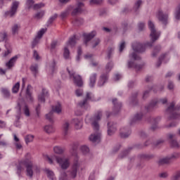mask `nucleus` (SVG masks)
I'll return each instance as SVG.
<instances>
[{
  "mask_svg": "<svg viewBox=\"0 0 180 180\" xmlns=\"http://www.w3.org/2000/svg\"><path fill=\"white\" fill-rule=\"evenodd\" d=\"M79 146V143H78V142H74L70 145V154L73 157H75V160H77V161H78V155H77V150Z\"/></svg>",
  "mask_w": 180,
  "mask_h": 180,
  "instance_id": "4468645a",
  "label": "nucleus"
},
{
  "mask_svg": "<svg viewBox=\"0 0 180 180\" xmlns=\"http://www.w3.org/2000/svg\"><path fill=\"white\" fill-rule=\"evenodd\" d=\"M180 179V171L176 172L172 176V180H178Z\"/></svg>",
  "mask_w": 180,
  "mask_h": 180,
  "instance_id": "603ef678",
  "label": "nucleus"
},
{
  "mask_svg": "<svg viewBox=\"0 0 180 180\" xmlns=\"http://www.w3.org/2000/svg\"><path fill=\"white\" fill-rule=\"evenodd\" d=\"M44 158H45V160H46V161H48V162L49 163V164H54V161L53 160V157H50V156H49V155H45L44 156Z\"/></svg>",
  "mask_w": 180,
  "mask_h": 180,
  "instance_id": "a18cd8bd",
  "label": "nucleus"
},
{
  "mask_svg": "<svg viewBox=\"0 0 180 180\" xmlns=\"http://www.w3.org/2000/svg\"><path fill=\"white\" fill-rule=\"evenodd\" d=\"M99 43H101V39H99V38L95 39L91 42V47H93V49H95V47H96V46H98Z\"/></svg>",
  "mask_w": 180,
  "mask_h": 180,
  "instance_id": "a19ab883",
  "label": "nucleus"
},
{
  "mask_svg": "<svg viewBox=\"0 0 180 180\" xmlns=\"http://www.w3.org/2000/svg\"><path fill=\"white\" fill-rule=\"evenodd\" d=\"M148 28L150 30V39L153 43L156 40H158V37H160V32H157L155 30V25H154V22H153L151 20H149L148 22Z\"/></svg>",
  "mask_w": 180,
  "mask_h": 180,
  "instance_id": "0eeeda50",
  "label": "nucleus"
},
{
  "mask_svg": "<svg viewBox=\"0 0 180 180\" xmlns=\"http://www.w3.org/2000/svg\"><path fill=\"white\" fill-rule=\"evenodd\" d=\"M128 67H129V68H134L136 70H139L140 68H141V65H134V62H128Z\"/></svg>",
  "mask_w": 180,
  "mask_h": 180,
  "instance_id": "ea45409f",
  "label": "nucleus"
},
{
  "mask_svg": "<svg viewBox=\"0 0 180 180\" xmlns=\"http://www.w3.org/2000/svg\"><path fill=\"white\" fill-rule=\"evenodd\" d=\"M75 94L77 96H82L83 94L82 89H77Z\"/></svg>",
  "mask_w": 180,
  "mask_h": 180,
  "instance_id": "69168bd1",
  "label": "nucleus"
},
{
  "mask_svg": "<svg viewBox=\"0 0 180 180\" xmlns=\"http://www.w3.org/2000/svg\"><path fill=\"white\" fill-rule=\"evenodd\" d=\"M169 139H170V146L174 148H178L179 147V144H178V142L176 140H172L174 139V134H169Z\"/></svg>",
  "mask_w": 180,
  "mask_h": 180,
  "instance_id": "2f4dec72",
  "label": "nucleus"
},
{
  "mask_svg": "<svg viewBox=\"0 0 180 180\" xmlns=\"http://www.w3.org/2000/svg\"><path fill=\"white\" fill-rule=\"evenodd\" d=\"M53 153L57 154L58 155H61V154H64L65 151V148L61 146H56L53 148Z\"/></svg>",
  "mask_w": 180,
  "mask_h": 180,
  "instance_id": "a878e982",
  "label": "nucleus"
},
{
  "mask_svg": "<svg viewBox=\"0 0 180 180\" xmlns=\"http://www.w3.org/2000/svg\"><path fill=\"white\" fill-rule=\"evenodd\" d=\"M160 50H161L160 46H157L156 48H155L153 53V57H155V53H158V51H160Z\"/></svg>",
  "mask_w": 180,
  "mask_h": 180,
  "instance_id": "e2e57ef3",
  "label": "nucleus"
},
{
  "mask_svg": "<svg viewBox=\"0 0 180 180\" xmlns=\"http://www.w3.org/2000/svg\"><path fill=\"white\" fill-rule=\"evenodd\" d=\"M33 57L35 58V60H40V56L36 51H34Z\"/></svg>",
  "mask_w": 180,
  "mask_h": 180,
  "instance_id": "0e129e2a",
  "label": "nucleus"
},
{
  "mask_svg": "<svg viewBox=\"0 0 180 180\" xmlns=\"http://www.w3.org/2000/svg\"><path fill=\"white\" fill-rule=\"evenodd\" d=\"M14 146H15L16 150H22V143L20 142H15Z\"/></svg>",
  "mask_w": 180,
  "mask_h": 180,
  "instance_id": "6e6d98bb",
  "label": "nucleus"
},
{
  "mask_svg": "<svg viewBox=\"0 0 180 180\" xmlns=\"http://www.w3.org/2000/svg\"><path fill=\"white\" fill-rule=\"evenodd\" d=\"M112 103L114 105V110L119 112V110H120V108H122V103L117 102V99H113Z\"/></svg>",
  "mask_w": 180,
  "mask_h": 180,
  "instance_id": "473e14b6",
  "label": "nucleus"
},
{
  "mask_svg": "<svg viewBox=\"0 0 180 180\" xmlns=\"http://www.w3.org/2000/svg\"><path fill=\"white\" fill-rule=\"evenodd\" d=\"M156 18L158 19L160 22H161L163 25H167L168 22V13H164L162 10L159 9L156 13Z\"/></svg>",
  "mask_w": 180,
  "mask_h": 180,
  "instance_id": "6e6552de",
  "label": "nucleus"
},
{
  "mask_svg": "<svg viewBox=\"0 0 180 180\" xmlns=\"http://www.w3.org/2000/svg\"><path fill=\"white\" fill-rule=\"evenodd\" d=\"M75 43H77V38L75 37H72L68 41L66 47H65L63 50V58H65V60H71L70 50L68 47H74V46H75Z\"/></svg>",
  "mask_w": 180,
  "mask_h": 180,
  "instance_id": "39448f33",
  "label": "nucleus"
},
{
  "mask_svg": "<svg viewBox=\"0 0 180 180\" xmlns=\"http://www.w3.org/2000/svg\"><path fill=\"white\" fill-rule=\"evenodd\" d=\"M146 25L143 22H141L139 24V30H143V29H144Z\"/></svg>",
  "mask_w": 180,
  "mask_h": 180,
  "instance_id": "774afa93",
  "label": "nucleus"
},
{
  "mask_svg": "<svg viewBox=\"0 0 180 180\" xmlns=\"http://www.w3.org/2000/svg\"><path fill=\"white\" fill-rule=\"evenodd\" d=\"M44 131L47 133V134H51L56 131V129L53 125H46L44 127Z\"/></svg>",
  "mask_w": 180,
  "mask_h": 180,
  "instance_id": "c85d7f7f",
  "label": "nucleus"
},
{
  "mask_svg": "<svg viewBox=\"0 0 180 180\" xmlns=\"http://www.w3.org/2000/svg\"><path fill=\"white\" fill-rule=\"evenodd\" d=\"M34 139V136L33 135H27L25 137V141L26 144H29V143H32Z\"/></svg>",
  "mask_w": 180,
  "mask_h": 180,
  "instance_id": "58836bf2",
  "label": "nucleus"
},
{
  "mask_svg": "<svg viewBox=\"0 0 180 180\" xmlns=\"http://www.w3.org/2000/svg\"><path fill=\"white\" fill-rule=\"evenodd\" d=\"M164 58H165V55H162L160 58L159 60L157 63V67H160V65H161V62L162 61V60H164Z\"/></svg>",
  "mask_w": 180,
  "mask_h": 180,
  "instance_id": "680f3d73",
  "label": "nucleus"
},
{
  "mask_svg": "<svg viewBox=\"0 0 180 180\" xmlns=\"http://www.w3.org/2000/svg\"><path fill=\"white\" fill-rule=\"evenodd\" d=\"M45 174H46L48 178L51 180H57V178H56V175L54 174V172L49 169H45Z\"/></svg>",
  "mask_w": 180,
  "mask_h": 180,
  "instance_id": "c756f323",
  "label": "nucleus"
},
{
  "mask_svg": "<svg viewBox=\"0 0 180 180\" xmlns=\"http://www.w3.org/2000/svg\"><path fill=\"white\" fill-rule=\"evenodd\" d=\"M84 11V3L77 2L76 6L73 8L72 12V15L75 16V15H78V13H81Z\"/></svg>",
  "mask_w": 180,
  "mask_h": 180,
  "instance_id": "2eb2a0df",
  "label": "nucleus"
},
{
  "mask_svg": "<svg viewBox=\"0 0 180 180\" xmlns=\"http://www.w3.org/2000/svg\"><path fill=\"white\" fill-rule=\"evenodd\" d=\"M103 0H91L90 4L91 5H94L95 4H102Z\"/></svg>",
  "mask_w": 180,
  "mask_h": 180,
  "instance_id": "4d7b16f0",
  "label": "nucleus"
},
{
  "mask_svg": "<svg viewBox=\"0 0 180 180\" xmlns=\"http://www.w3.org/2000/svg\"><path fill=\"white\" fill-rule=\"evenodd\" d=\"M101 117H102V112L98 111L94 117H91V116L87 115L86 117L85 122L87 124H91L94 130H95V131H98V130H99V124H98V122L101 120Z\"/></svg>",
  "mask_w": 180,
  "mask_h": 180,
  "instance_id": "20e7f679",
  "label": "nucleus"
},
{
  "mask_svg": "<svg viewBox=\"0 0 180 180\" xmlns=\"http://www.w3.org/2000/svg\"><path fill=\"white\" fill-rule=\"evenodd\" d=\"M44 4L39 3V4H34L33 6V8L34 9H40V8H44Z\"/></svg>",
  "mask_w": 180,
  "mask_h": 180,
  "instance_id": "09e8293b",
  "label": "nucleus"
},
{
  "mask_svg": "<svg viewBox=\"0 0 180 180\" xmlns=\"http://www.w3.org/2000/svg\"><path fill=\"white\" fill-rule=\"evenodd\" d=\"M19 29H20V25L15 24L11 28L13 34H18Z\"/></svg>",
  "mask_w": 180,
  "mask_h": 180,
  "instance_id": "4c0bfd02",
  "label": "nucleus"
},
{
  "mask_svg": "<svg viewBox=\"0 0 180 180\" xmlns=\"http://www.w3.org/2000/svg\"><path fill=\"white\" fill-rule=\"evenodd\" d=\"M30 70L34 77H36V75H37V74L39 73V66L37 65H32Z\"/></svg>",
  "mask_w": 180,
  "mask_h": 180,
  "instance_id": "e433bc0d",
  "label": "nucleus"
},
{
  "mask_svg": "<svg viewBox=\"0 0 180 180\" xmlns=\"http://www.w3.org/2000/svg\"><path fill=\"white\" fill-rule=\"evenodd\" d=\"M17 60L18 56H15L11 58L9 61L6 62L5 66L6 67L7 70H12V68L15 67V64L16 63Z\"/></svg>",
  "mask_w": 180,
  "mask_h": 180,
  "instance_id": "6ab92c4d",
  "label": "nucleus"
},
{
  "mask_svg": "<svg viewBox=\"0 0 180 180\" xmlns=\"http://www.w3.org/2000/svg\"><path fill=\"white\" fill-rule=\"evenodd\" d=\"M25 168H26V175L29 178H33L34 174H40V168L33 165V160L30 153H27L25 159L21 160L17 166V174L19 176L25 171Z\"/></svg>",
  "mask_w": 180,
  "mask_h": 180,
  "instance_id": "f257e3e1",
  "label": "nucleus"
},
{
  "mask_svg": "<svg viewBox=\"0 0 180 180\" xmlns=\"http://www.w3.org/2000/svg\"><path fill=\"white\" fill-rule=\"evenodd\" d=\"M141 6V1L139 0L135 3L134 9H135V11H137V9H139V8H140Z\"/></svg>",
  "mask_w": 180,
  "mask_h": 180,
  "instance_id": "864d4df0",
  "label": "nucleus"
},
{
  "mask_svg": "<svg viewBox=\"0 0 180 180\" xmlns=\"http://www.w3.org/2000/svg\"><path fill=\"white\" fill-rule=\"evenodd\" d=\"M120 134L122 139H127L131 134V131L127 127H122L120 129Z\"/></svg>",
  "mask_w": 180,
  "mask_h": 180,
  "instance_id": "a211bd4d",
  "label": "nucleus"
},
{
  "mask_svg": "<svg viewBox=\"0 0 180 180\" xmlns=\"http://www.w3.org/2000/svg\"><path fill=\"white\" fill-rule=\"evenodd\" d=\"M53 112L56 113H61V104L58 103L56 105L52 107V111L46 115V119L49 122H53Z\"/></svg>",
  "mask_w": 180,
  "mask_h": 180,
  "instance_id": "9d476101",
  "label": "nucleus"
},
{
  "mask_svg": "<svg viewBox=\"0 0 180 180\" xmlns=\"http://www.w3.org/2000/svg\"><path fill=\"white\" fill-rule=\"evenodd\" d=\"M18 8H19V1H13L11 5V8L9 11L6 13L7 16H10L12 18L14 15H16V12H18Z\"/></svg>",
  "mask_w": 180,
  "mask_h": 180,
  "instance_id": "9b49d317",
  "label": "nucleus"
},
{
  "mask_svg": "<svg viewBox=\"0 0 180 180\" xmlns=\"http://www.w3.org/2000/svg\"><path fill=\"white\" fill-rule=\"evenodd\" d=\"M153 42L147 43L145 45L140 44V42H134L132 44V49L134 52L129 55V58L137 61L140 60V56L137 55V53H143L146 51V47H151Z\"/></svg>",
  "mask_w": 180,
  "mask_h": 180,
  "instance_id": "7ed1b4c3",
  "label": "nucleus"
},
{
  "mask_svg": "<svg viewBox=\"0 0 180 180\" xmlns=\"http://www.w3.org/2000/svg\"><path fill=\"white\" fill-rule=\"evenodd\" d=\"M80 150L83 154H88L89 153V148L86 146H82Z\"/></svg>",
  "mask_w": 180,
  "mask_h": 180,
  "instance_id": "79ce46f5",
  "label": "nucleus"
},
{
  "mask_svg": "<svg viewBox=\"0 0 180 180\" xmlns=\"http://www.w3.org/2000/svg\"><path fill=\"white\" fill-rule=\"evenodd\" d=\"M57 17H58L57 14H54L53 15H52V16L49 18V21H48V23L51 24V22H52L53 20H55Z\"/></svg>",
  "mask_w": 180,
  "mask_h": 180,
  "instance_id": "13d9d810",
  "label": "nucleus"
},
{
  "mask_svg": "<svg viewBox=\"0 0 180 180\" xmlns=\"http://www.w3.org/2000/svg\"><path fill=\"white\" fill-rule=\"evenodd\" d=\"M26 98L29 102H33V96H32V86L28 85L26 89Z\"/></svg>",
  "mask_w": 180,
  "mask_h": 180,
  "instance_id": "bb28decb",
  "label": "nucleus"
},
{
  "mask_svg": "<svg viewBox=\"0 0 180 180\" xmlns=\"http://www.w3.org/2000/svg\"><path fill=\"white\" fill-rule=\"evenodd\" d=\"M23 110L25 116H30V111L29 110V107H27V105H25Z\"/></svg>",
  "mask_w": 180,
  "mask_h": 180,
  "instance_id": "de8ad7c7",
  "label": "nucleus"
},
{
  "mask_svg": "<svg viewBox=\"0 0 180 180\" xmlns=\"http://www.w3.org/2000/svg\"><path fill=\"white\" fill-rule=\"evenodd\" d=\"M89 140L93 143H99L101 141V133L96 132L95 134H92L89 136Z\"/></svg>",
  "mask_w": 180,
  "mask_h": 180,
  "instance_id": "412c9836",
  "label": "nucleus"
},
{
  "mask_svg": "<svg viewBox=\"0 0 180 180\" xmlns=\"http://www.w3.org/2000/svg\"><path fill=\"white\" fill-rule=\"evenodd\" d=\"M143 117V113L140 112L136 114L134 117V122H136V120H140V119H141Z\"/></svg>",
  "mask_w": 180,
  "mask_h": 180,
  "instance_id": "8fccbe9b",
  "label": "nucleus"
},
{
  "mask_svg": "<svg viewBox=\"0 0 180 180\" xmlns=\"http://www.w3.org/2000/svg\"><path fill=\"white\" fill-rule=\"evenodd\" d=\"M34 1L33 0H27L26 5L28 8H30L32 5H34Z\"/></svg>",
  "mask_w": 180,
  "mask_h": 180,
  "instance_id": "bf43d9fd",
  "label": "nucleus"
},
{
  "mask_svg": "<svg viewBox=\"0 0 180 180\" xmlns=\"http://www.w3.org/2000/svg\"><path fill=\"white\" fill-rule=\"evenodd\" d=\"M126 47V42L122 41L120 44V53H122L124 50V49Z\"/></svg>",
  "mask_w": 180,
  "mask_h": 180,
  "instance_id": "5fc2aeb1",
  "label": "nucleus"
},
{
  "mask_svg": "<svg viewBox=\"0 0 180 180\" xmlns=\"http://www.w3.org/2000/svg\"><path fill=\"white\" fill-rule=\"evenodd\" d=\"M89 99H91V101H93V99H94V96H93L92 93H87V94H86V99L84 100L82 102H80V103H79V106L80 108H84V107H85V105H86V101H87L88 100H89Z\"/></svg>",
  "mask_w": 180,
  "mask_h": 180,
  "instance_id": "5701e85b",
  "label": "nucleus"
},
{
  "mask_svg": "<svg viewBox=\"0 0 180 180\" xmlns=\"http://www.w3.org/2000/svg\"><path fill=\"white\" fill-rule=\"evenodd\" d=\"M20 88V82H18L13 86V88H12L13 94H18V92H19Z\"/></svg>",
  "mask_w": 180,
  "mask_h": 180,
  "instance_id": "f704fd0d",
  "label": "nucleus"
},
{
  "mask_svg": "<svg viewBox=\"0 0 180 180\" xmlns=\"http://www.w3.org/2000/svg\"><path fill=\"white\" fill-rule=\"evenodd\" d=\"M81 54H82V51L81 50V48H79L77 51V61H79V56H81Z\"/></svg>",
  "mask_w": 180,
  "mask_h": 180,
  "instance_id": "338daca9",
  "label": "nucleus"
},
{
  "mask_svg": "<svg viewBox=\"0 0 180 180\" xmlns=\"http://www.w3.org/2000/svg\"><path fill=\"white\" fill-rule=\"evenodd\" d=\"M44 33H46V29H41L38 32L37 37L32 41V47H34L36 44L40 41V39L43 37V34H44Z\"/></svg>",
  "mask_w": 180,
  "mask_h": 180,
  "instance_id": "f3484780",
  "label": "nucleus"
},
{
  "mask_svg": "<svg viewBox=\"0 0 180 180\" xmlns=\"http://www.w3.org/2000/svg\"><path fill=\"white\" fill-rule=\"evenodd\" d=\"M1 93H2L3 95L5 96L6 97L9 96V95H10L9 90H8V89L2 88V89H1Z\"/></svg>",
  "mask_w": 180,
  "mask_h": 180,
  "instance_id": "49530a36",
  "label": "nucleus"
},
{
  "mask_svg": "<svg viewBox=\"0 0 180 180\" xmlns=\"http://www.w3.org/2000/svg\"><path fill=\"white\" fill-rule=\"evenodd\" d=\"M113 68V63L110 62L105 66V71L110 72V71Z\"/></svg>",
  "mask_w": 180,
  "mask_h": 180,
  "instance_id": "37998d69",
  "label": "nucleus"
},
{
  "mask_svg": "<svg viewBox=\"0 0 180 180\" xmlns=\"http://www.w3.org/2000/svg\"><path fill=\"white\" fill-rule=\"evenodd\" d=\"M167 98H162V99H160V101H153L150 105H149V108H148V110H150V109L151 108H154L155 106V105H157V103H162V105L167 103Z\"/></svg>",
  "mask_w": 180,
  "mask_h": 180,
  "instance_id": "cd10ccee",
  "label": "nucleus"
},
{
  "mask_svg": "<svg viewBox=\"0 0 180 180\" xmlns=\"http://www.w3.org/2000/svg\"><path fill=\"white\" fill-rule=\"evenodd\" d=\"M96 36V32L92 31L90 33L88 34H84V44H87L88 41H90V40H92Z\"/></svg>",
  "mask_w": 180,
  "mask_h": 180,
  "instance_id": "aec40b11",
  "label": "nucleus"
},
{
  "mask_svg": "<svg viewBox=\"0 0 180 180\" xmlns=\"http://www.w3.org/2000/svg\"><path fill=\"white\" fill-rule=\"evenodd\" d=\"M106 82H108V75H101L98 82V86H103Z\"/></svg>",
  "mask_w": 180,
  "mask_h": 180,
  "instance_id": "393cba45",
  "label": "nucleus"
},
{
  "mask_svg": "<svg viewBox=\"0 0 180 180\" xmlns=\"http://www.w3.org/2000/svg\"><path fill=\"white\" fill-rule=\"evenodd\" d=\"M4 47L6 49V51L2 52L1 57L3 58H6V57H8V56H9L11 53H12V46L11 45V43H9V41H6Z\"/></svg>",
  "mask_w": 180,
  "mask_h": 180,
  "instance_id": "ddd939ff",
  "label": "nucleus"
},
{
  "mask_svg": "<svg viewBox=\"0 0 180 180\" xmlns=\"http://www.w3.org/2000/svg\"><path fill=\"white\" fill-rule=\"evenodd\" d=\"M68 73L70 74V78H73V81L74 83L75 84V85H77V86H82L84 82H82V77H81V76L75 74V72H71L70 70H68Z\"/></svg>",
  "mask_w": 180,
  "mask_h": 180,
  "instance_id": "1a4fd4ad",
  "label": "nucleus"
},
{
  "mask_svg": "<svg viewBox=\"0 0 180 180\" xmlns=\"http://www.w3.org/2000/svg\"><path fill=\"white\" fill-rule=\"evenodd\" d=\"M178 157H179V154L174 153L171 156H168L167 158H163L162 159H160V160L158 161V164L160 165H162L164 164H169V162L171 160H174V158H178Z\"/></svg>",
  "mask_w": 180,
  "mask_h": 180,
  "instance_id": "f8f14e48",
  "label": "nucleus"
},
{
  "mask_svg": "<svg viewBox=\"0 0 180 180\" xmlns=\"http://www.w3.org/2000/svg\"><path fill=\"white\" fill-rule=\"evenodd\" d=\"M108 136H112V134H115V133L116 132V125L112 122H109L108 124Z\"/></svg>",
  "mask_w": 180,
  "mask_h": 180,
  "instance_id": "b1692460",
  "label": "nucleus"
},
{
  "mask_svg": "<svg viewBox=\"0 0 180 180\" xmlns=\"http://www.w3.org/2000/svg\"><path fill=\"white\" fill-rule=\"evenodd\" d=\"M56 161L62 169H68L71 162H70V158L65 157L54 156Z\"/></svg>",
  "mask_w": 180,
  "mask_h": 180,
  "instance_id": "423d86ee",
  "label": "nucleus"
},
{
  "mask_svg": "<svg viewBox=\"0 0 180 180\" xmlns=\"http://www.w3.org/2000/svg\"><path fill=\"white\" fill-rule=\"evenodd\" d=\"M2 41H8V33L6 32H0V43H2Z\"/></svg>",
  "mask_w": 180,
  "mask_h": 180,
  "instance_id": "72a5a7b5",
  "label": "nucleus"
},
{
  "mask_svg": "<svg viewBox=\"0 0 180 180\" xmlns=\"http://www.w3.org/2000/svg\"><path fill=\"white\" fill-rule=\"evenodd\" d=\"M43 16H44V11H41L39 13H37L34 18H36V19H41V18H43Z\"/></svg>",
  "mask_w": 180,
  "mask_h": 180,
  "instance_id": "3c124183",
  "label": "nucleus"
},
{
  "mask_svg": "<svg viewBox=\"0 0 180 180\" xmlns=\"http://www.w3.org/2000/svg\"><path fill=\"white\" fill-rule=\"evenodd\" d=\"M68 13H69V11L68 10H66L65 11H63L60 14V18H66V16L68 15Z\"/></svg>",
  "mask_w": 180,
  "mask_h": 180,
  "instance_id": "052dcab7",
  "label": "nucleus"
},
{
  "mask_svg": "<svg viewBox=\"0 0 180 180\" xmlns=\"http://www.w3.org/2000/svg\"><path fill=\"white\" fill-rule=\"evenodd\" d=\"M96 73H93L90 76V82H89V86L91 88H94V86H95V84L96 82Z\"/></svg>",
  "mask_w": 180,
  "mask_h": 180,
  "instance_id": "7c9ffc66",
  "label": "nucleus"
},
{
  "mask_svg": "<svg viewBox=\"0 0 180 180\" xmlns=\"http://www.w3.org/2000/svg\"><path fill=\"white\" fill-rule=\"evenodd\" d=\"M72 123L74 124L76 130H80V129H82V120L75 118L72 120Z\"/></svg>",
  "mask_w": 180,
  "mask_h": 180,
  "instance_id": "4be33fe9",
  "label": "nucleus"
},
{
  "mask_svg": "<svg viewBox=\"0 0 180 180\" xmlns=\"http://www.w3.org/2000/svg\"><path fill=\"white\" fill-rule=\"evenodd\" d=\"M47 98H49V91H47L46 89H43L41 92L38 96V101L41 103H44Z\"/></svg>",
  "mask_w": 180,
  "mask_h": 180,
  "instance_id": "dca6fc26",
  "label": "nucleus"
},
{
  "mask_svg": "<svg viewBox=\"0 0 180 180\" xmlns=\"http://www.w3.org/2000/svg\"><path fill=\"white\" fill-rule=\"evenodd\" d=\"M175 18L177 20L180 19V4L176 9Z\"/></svg>",
  "mask_w": 180,
  "mask_h": 180,
  "instance_id": "c03bdc74",
  "label": "nucleus"
},
{
  "mask_svg": "<svg viewBox=\"0 0 180 180\" xmlns=\"http://www.w3.org/2000/svg\"><path fill=\"white\" fill-rule=\"evenodd\" d=\"M63 130L65 134H67L68 133V130H70V122L68 121H66L63 123Z\"/></svg>",
  "mask_w": 180,
  "mask_h": 180,
  "instance_id": "c9c22d12",
  "label": "nucleus"
},
{
  "mask_svg": "<svg viewBox=\"0 0 180 180\" xmlns=\"http://www.w3.org/2000/svg\"><path fill=\"white\" fill-rule=\"evenodd\" d=\"M81 167V163L78 162L77 160H75L74 162L69 171L67 173L63 172L61 174L60 180H71L75 179L77 178V175L78 174V169Z\"/></svg>",
  "mask_w": 180,
  "mask_h": 180,
  "instance_id": "f03ea898",
  "label": "nucleus"
}]
</instances>
